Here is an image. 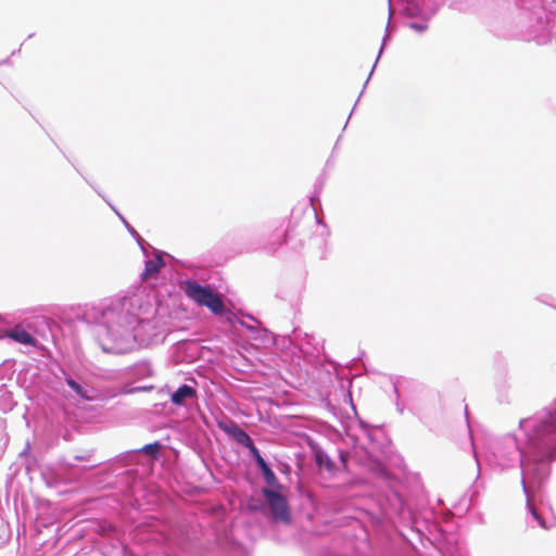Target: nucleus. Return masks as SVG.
Returning a JSON list of instances; mask_svg holds the SVG:
<instances>
[{
    "mask_svg": "<svg viewBox=\"0 0 556 556\" xmlns=\"http://www.w3.org/2000/svg\"><path fill=\"white\" fill-rule=\"evenodd\" d=\"M75 459L76 460H81V459H84V457L83 456H75Z\"/></svg>",
    "mask_w": 556,
    "mask_h": 556,
    "instance_id": "nucleus-23",
    "label": "nucleus"
},
{
    "mask_svg": "<svg viewBox=\"0 0 556 556\" xmlns=\"http://www.w3.org/2000/svg\"><path fill=\"white\" fill-rule=\"evenodd\" d=\"M264 504L258 501L256 505H250V509L254 511L263 510Z\"/></svg>",
    "mask_w": 556,
    "mask_h": 556,
    "instance_id": "nucleus-20",
    "label": "nucleus"
},
{
    "mask_svg": "<svg viewBox=\"0 0 556 556\" xmlns=\"http://www.w3.org/2000/svg\"><path fill=\"white\" fill-rule=\"evenodd\" d=\"M224 317V315H220ZM226 319L233 324L237 321L240 326L247 329L248 336L252 340H258L262 343L269 341L271 332L264 328L260 320L254 318V315H225Z\"/></svg>",
    "mask_w": 556,
    "mask_h": 556,
    "instance_id": "nucleus-8",
    "label": "nucleus"
},
{
    "mask_svg": "<svg viewBox=\"0 0 556 556\" xmlns=\"http://www.w3.org/2000/svg\"><path fill=\"white\" fill-rule=\"evenodd\" d=\"M365 355V352H362V354L357 357V359H361Z\"/></svg>",
    "mask_w": 556,
    "mask_h": 556,
    "instance_id": "nucleus-24",
    "label": "nucleus"
},
{
    "mask_svg": "<svg viewBox=\"0 0 556 556\" xmlns=\"http://www.w3.org/2000/svg\"><path fill=\"white\" fill-rule=\"evenodd\" d=\"M174 540L177 544L185 548L188 544H191L198 539L199 530L192 520H180L177 521L172 530Z\"/></svg>",
    "mask_w": 556,
    "mask_h": 556,
    "instance_id": "nucleus-10",
    "label": "nucleus"
},
{
    "mask_svg": "<svg viewBox=\"0 0 556 556\" xmlns=\"http://www.w3.org/2000/svg\"><path fill=\"white\" fill-rule=\"evenodd\" d=\"M519 428L526 435L525 446L513 434L496 439L491 443L492 462L502 470L519 463L527 508L538 525L547 529L536 501L556 459V399L541 412L520 419Z\"/></svg>",
    "mask_w": 556,
    "mask_h": 556,
    "instance_id": "nucleus-1",
    "label": "nucleus"
},
{
    "mask_svg": "<svg viewBox=\"0 0 556 556\" xmlns=\"http://www.w3.org/2000/svg\"><path fill=\"white\" fill-rule=\"evenodd\" d=\"M163 265L164 261L162 257L157 256L155 258L148 260L144 263V269L143 273L141 274V280L148 281L151 278H155Z\"/></svg>",
    "mask_w": 556,
    "mask_h": 556,
    "instance_id": "nucleus-14",
    "label": "nucleus"
},
{
    "mask_svg": "<svg viewBox=\"0 0 556 556\" xmlns=\"http://www.w3.org/2000/svg\"><path fill=\"white\" fill-rule=\"evenodd\" d=\"M257 468L262 473L264 482L266 483V486H264L263 489H285L283 484L280 483L276 473L271 469L269 463L265 460L264 463L258 465Z\"/></svg>",
    "mask_w": 556,
    "mask_h": 556,
    "instance_id": "nucleus-13",
    "label": "nucleus"
},
{
    "mask_svg": "<svg viewBox=\"0 0 556 556\" xmlns=\"http://www.w3.org/2000/svg\"><path fill=\"white\" fill-rule=\"evenodd\" d=\"M387 501L390 503L392 510L399 515L409 510L407 500L399 489L392 488L387 495Z\"/></svg>",
    "mask_w": 556,
    "mask_h": 556,
    "instance_id": "nucleus-12",
    "label": "nucleus"
},
{
    "mask_svg": "<svg viewBox=\"0 0 556 556\" xmlns=\"http://www.w3.org/2000/svg\"><path fill=\"white\" fill-rule=\"evenodd\" d=\"M410 27H412L413 29H415L416 31H419V33H421V31H424V30H426V29H427V25H425V24H416V23H413V24H410Z\"/></svg>",
    "mask_w": 556,
    "mask_h": 556,
    "instance_id": "nucleus-19",
    "label": "nucleus"
},
{
    "mask_svg": "<svg viewBox=\"0 0 556 556\" xmlns=\"http://www.w3.org/2000/svg\"><path fill=\"white\" fill-rule=\"evenodd\" d=\"M396 409L402 414L403 413V406H401L400 402L396 401Z\"/></svg>",
    "mask_w": 556,
    "mask_h": 556,
    "instance_id": "nucleus-21",
    "label": "nucleus"
},
{
    "mask_svg": "<svg viewBox=\"0 0 556 556\" xmlns=\"http://www.w3.org/2000/svg\"><path fill=\"white\" fill-rule=\"evenodd\" d=\"M174 315H77L93 325L101 350L110 354H126L136 348L161 344L176 329Z\"/></svg>",
    "mask_w": 556,
    "mask_h": 556,
    "instance_id": "nucleus-2",
    "label": "nucleus"
},
{
    "mask_svg": "<svg viewBox=\"0 0 556 556\" xmlns=\"http://www.w3.org/2000/svg\"><path fill=\"white\" fill-rule=\"evenodd\" d=\"M137 371L142 376H151L152 375V368L150 363L142 362L137 365Z\"/></svg>",
    "mask_w": 556,
    "mask_h": 556,
    "instance_id": "nucleus-18",
    "label": "nucleus"
},
{
    "mask_svg": "<svg viewBox=\"0 0 556 556\" xmlns=\"http://www.w3.org/2000/svg\"><path fill=\"white\" fill-rule=\"evenodd\" d=\"M15 404L12 392L5 384H0V410L3 413L11 412Z\"/></svg>",
    "mask_w": 556,
    "mask_h": 556,
    "instance_id": "nucleus-15",
    "label": "nucleus"
},
{
    "mask_svg": "<svg viewBox=\"0 0 556 556\" xmlns=\"http://www.w3.org/2000/svg\"><path fill=\"white\" fill-rule=\"evenodd\" d=\"M187 295L201 306H206L212 313H223L224 303L220 295L210 287H203L194 281L186 285Z\"/></svg>",
    "mask_w": 556,
    "mask_h": 556,
    "instance_id": "nucleus-6",
    "label": "nucleus"
},
{
    "mask_svg": "<svg viewBox=\"0 0 556 556\" xmlns=\"http://www.w3.org/2000/svg\"><path fill=\"white\" fill-rule=\"evenodd\" d=\"M324 556H333V555H331L329 553H325Z\"/></svg>",
    "mask_w": 556,
    "mask_h": 556,
    "instance_id": "nucleus-25",
    "label": "nucleus"
},
{
    "mask_svg": "<svg viewBox=\"0 0 556 556\" xmlns=\"http://www.w3.org/2000/svg\"><path fill=\"white\" fill-rule=\"evenodd\" d=\"M161 447H162V444L159 441L148 443L140 448H135V450L126 451L124 453L118 454L113 459V464H119L121 466H126V465L135 462L141 455L146 456L149 460L159 459Z\"/></svg>",
    "mask_w": 556,
    "mask_h": 556,
    "instance_id": "nucleus-9",
    "label": "nucleus"
},
{
    "mask_svg": "<svg viewBox=\"0 0 556 556\" xmlns=\"http://www.w3.org/2000/svg\"><path fill=\"white\" fill-rule=\"evenodd\" d=\"M374 470L386 480L389 481L391 479L388 468L381 462H375Z\"/></svg>",
    "mask_w": 556,
    "mask_h": 556,
    "instance_id": "nucleus-17",
    "label": "nucleus"
},
{
    "mask_svg": "<svg viewBox=\"0 0 556 556\" xmlns=\"http://www.w3.org/2000/svg\"><path fill=\"white\" fill-rule=\"evenodd\" d=\"M465 416H466L467 426H469L467 406L465 407ZM468 429L470 430V427H468Z\"/></svg>",
    "mask_w": 556,
    "mask_h": 556,
    "instance_id": "nucleus-22",
    "label": "nucleus"
},
{
    "mask_svg": "<svg viewBox=\"0 0 556 556\" xmlns=\"http://www.w3.org/2000/svg\"><path fill=\"white\" fill-rule=\"evenodd\" d=\"M309 447L318 473L325 478L338 480L334 486L350 490L358 483V480L350 476L348 469L349 453L341 450L338 451L340 459L338 465L319 444L311 443Z\"/></svg>",
    "mask_w": 556,
    "mask_h": 556,
    "instance_id": "nucleus-3",
    "label": "nucleus"
},
{
    "mask_svg": "<svg viewBox=\"0 0 556 556\" xmlns=\"http://www.w3.org/2000/svg\"><path fill=\"white\" fill-rule=\"evenodd\" d=\"M218 427L230 438H232L238 444L242 445L248 450L249 455L256 465V467L265 462L264 457L261 454V451L255 445L251 435L239 425H237L233 421H231L229 425L218 422Z\"/></svg>",
    "mask_w": 556,
    "mask_h": 556,
    "instance_id": "nucleus-7",
    "label": "nucleus"
},
{
    "mask_svg": "<svg viewBox=\"0 0 556 556\" xmlns=\"http://www.w3.org/2000/svg\"><path fill=\"white\" fill-rule=\"evenodd\" d=\"M198 383L192 379V384L182 383L170 394V402L176 406L187 407L189 404L195 402L199 397Z\"/></svg>",
    "mask_w": 556,
    "mask_h": 556,
    "instance_id": "nucleus-11",
    "label": "nucleus"
},
{
    "mask_svg": "<svg viewBox=\"0 0 556 556\" xmlns=\"http://www.w3.org/2000/svg\"><path fill=\"white\" fill-rule=\"evenodd\" d=\"M64 380H65L66 386L75 394H77L79 397L88 399L87 389L84 386H81L78 381H76L73 377H71L70 375H66Z\"/></svg>",
    "mask_w": 556,
    "mask_h": 556,
    "instance_id": "nucleus-16",
    "label": "nucleus"
},
{
    "mask_svg": "<svg viewBox=\"0 0 556 556\" xmlns=\"http://www.w3.org/2000/svg\"><path fill=\"white\" fill-rule=\"evenodd\" d=\"M5 315H0V340L9 339L28 348L40 346L39 340L34 333V328L29 323L12 324L4 318Z\"/></svg>",
    "mask_w": 556,
    "mask_h": 556,
    "instance_id": "nucleus-4",
    "label": "nucleus"
},
{
    "mask_svg": "<svg viewBox=\"0 0 556 556\" xmlns=\"http://www.w3.org/2000/svg\"><path fill=\"white\" fill-rule=\"evenodd\" d=\"M282 490L283 489H262L261 493L269 508L271 519L276 522L290 523L292 517L289 501L282 493Z\"/></svg>",
    "mask_w": 556,
    "mask_h": 556,
    "instance_id": "nucleus-5",
    "label": "nucleus"
}]
</instances>
